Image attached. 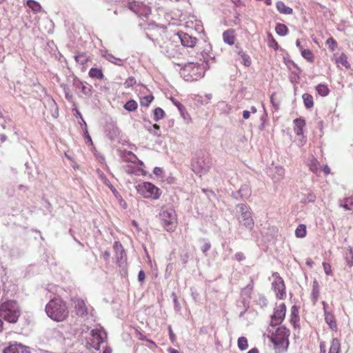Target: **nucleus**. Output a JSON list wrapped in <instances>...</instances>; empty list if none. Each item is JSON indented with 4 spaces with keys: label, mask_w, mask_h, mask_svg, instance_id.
I'll list each match as a JSON object with an SVG mask.
<instances>
[{
    "label": "nucleus",
    "mask_w": 353,
    "mask_h": 353,
    "mask_svg": "<svg viewBox=\"0 0 353 353\" xmlns=\"http://www.w3.org/2000/svg\"><path fill=\"white\" fill-rule=\"evenodd\" d=\"M161 224L168 232L175 230L177 225L176 214L171 208H163L159 214Z\"/></svg>",
    "instance_id": "6"
},
{
    "label": "nucleus",
    "mask_w": 353,
    "mask_h": 353,
    "mask_svg": "<svg viewBox=\"0 0 353 353\" xmlns=\"http://www.w3.org/2000/svg\"><path fill=\"white\" fill-rule=\"evenodd\" d=\"M89 76L91 78L102 79L103 78V74L101 69L97 68H92L89 71Z\"/></svg>",
    "instance_id": "25"
},
{
    "label": "nucleus",
    "mask_w": 353,
    "mask_h": 353,
    "mask_svg": "<svg viewBox=\"0 0 353 353\" xmlns=\"http://www.w3.org/2000/svg\"><path fill=\"white\" fill-rule=\"evenodd\" d=\"M302 57L310 62L314 61V57L312 51L308 49H301Z\"/></svg>",
    "instance_id": "35"
},
{
    "label": "nucleus",
    "mask_w": 353,
    "mask_h": 353,
    "mask_svg": "<svg viewBox=\"0 0 353 353\" xmlns=\"http://www.w3.org/2000/svg\"><path fill=\"white\" fill-rule=\"evenodd\" d=\"M147 30V38L152 40L155 45H158V42H162V40H159L158 37L165 32V28L163 26H159L154 23H149Z\"/></svg>",
    "instance_id": "10"
},
{
    "label": "nucleus",
    "mask_w": 353,
    "mask_h": 353,
    "mask_svg": "<svg viewBox=\"0 0 353 353\" xmlns=\"http://www.w3.org/2000/svg\"><path fill=\"white\" fill-rule=\"evenodd\" d=\"M237 345L238 347L241 351L247 350L248 347V343L247 339L244 336L239 337L238 339Z\"/></svg>",
    "instance_id": "32"
},
{
    "label": "nucleus",
    "mask_w": 353,
    "mask_h": 353,
    "mask_svg": "<svg viewBox=\"0 0 353 353\" xmlns=\"http://www.w3.org/2000/svg\"><path fill=\"white\" fill-rule=\"evenodd\" d=\"M210 168L209 161L201 156H196L192 159L191 169L200 176L207 173Z\"/></svg>",
    "instance_id": "9"
},
{
    "label": "nucleus",
    "mask_w": 353,
    "mask_h": 353,
    "mask_svg": "<svg viewBox=\"0 0 353 353\" xmlns=\"http://www.w3.org/2000/svg\"><path fill=\"white\" fill-rule=\"evenodd\" d=\"M143 3L142 2H139L137 1H133L132 2H129L128 8L130 10L133 11L135 14L137 13V9L139 8Z\"/></svg>",
    "instance_id": "42"
},
{
    "label": "nucleus",
    "mask_w": 353,
    "mask_h": 353,
    "mask_svg": "<svg viewBox=\"0 0 353 353\" xmlns=\"http://www.w3.org/2000/svg\"><path fill=\"white\" fill-rule=\"evenodd\" d=\"M84 135H85V139L88 140V141L90 142V143H92V139H91L90 136L89 135L88 132L86 128L84 130Z\"/></svg>",
    "instance_id": "62"
},
{
    "label": "nucleus",
    "mask_w": 353,
    "mask_h": 353,
    "mask_svg": "<svg viewBox=\"0 0 353 353\" xmlns=\"http://www.w3.org/2000/svg\"><path fill=\"white\" fill-rule=\"evenodd\" d=\"M145 272L143 270H140L138 274V280L139 282L143 283L145 280Z\"/></svg>",
    "instance_id": "56"
},
{
    "label": "nucleus",
    "mask_w": 353,
    "mask_h": 353,
    "mask_svg": "<svg viewBox=\"0 0 353 353\" xmlns=\"http://www.w3.org/2000/svg\"><path fill=\"white\" fill-rule=\"evenodd\" d=\"M340 342L337 339H333L328 353H339Z\"/></svg>",
    "instance_id": "28"
},
{
    "label": "nucleus",
    "mask_w": 353,
    "mask_h": 353,
    "mask_svg": "<svg viewBox=\"0 0 353 353\" xmlns=\"http://www.w3.org/2000/svg\"><path fill=\"white\" fill-rule=\"evenodd\" d=\"M294 123L295 125L294 131L297 135H301L303 134V128L305 125V121L303 119L297 118L294 120Z\"/></svg>",
    "instance_id": "22"
},
{
    "label": "nucleus",
    "mask_w": 353,
    "mask_h": 353,
    "mask_svg": "<svg viewBox=\"0 0 353 353\" xmlns=\"http://www.w3.org/2000/svg\"><path fill=\"white\" fill-rule=\"evenodd\" d=\"M154 97L152 95L145 96L141 99V105L148 107L153 101Z\"/></svg>",
    "instance_id": "41"
},
{
    "label": "nucleus",
    "mask_w": 353,
    "mask_h": 353,
    "mask_svg": "<svg viewBox=\"0 0 353 353\" xmlns=\"http://www.w3.org/2000/svg\"><path fill=\"white\" fill-rule=\"evenodd\" d=\"M239 193L240 194L241 197L245 198V199L249 197V196L251 194L248 186L246 185L241 186V188L239 190Z\"/></svg>",
    "instance_id": "40"
},
{
    "label": "nucleus",
    "mask_w": 353,
    "mask_h": 353,
    "mask_svg": "<svg viewBox=\"0 0 353 353\" xmlns=\"http://www.w3.org/2000/svg\"><path fill=\"white\" fill-rule=\"evenodd\" d=\"M338 61L341 63L343 65H344L346 68H349L350 67V65L347 61V58L345 56H341Z\"/></svg>",
    "instance_id": "50"
},
{
    "label": "nucleus",
    "mask_w": 353,
    "mask_h": 353,
    "mask_svg": "<svg viewBox=\"0 0 353 353\" xmlns=\"http://www.w3.org/2000/svg\"><path fill=\"white\" fill-rule=\"evenodd\" d=\"M295 235L298 238H303L306 235V227L303 224H300L295 230Z\"/></svg>",
    "instance_id": "31"
},
{
    "label": "nucleus",
    "mask_w": 353,
    "mask_h": 353,
    "mask_svg": "<svg viewBox=\"0 0 353 353\" xmlns=\"http://www.w3.org/2000/svg\"><path fill=\"white\" fill-rule=\"evenodd\" d=\"M176 36L177 37L178 39L180 40L181 46L183 48L186 47L193 48L198 41L196 37H193L189 35L188 33L183 32H178Z\"/></svg>",
    "instance_id": "14"
},
{
    "label": "nucleus",
    "mask_w": 353,
    "mask_h": 353,
    "mask_svg": "<svg viewBox=\"0 0 353 353\" xmlns=\"http://www.w3.org/2000/svg\"><path fill=\"white\" fill-rule=\"evenodd\" d=\"M125 158L126 159V160H128L129 161L132 163H134L137 159V157L132 152H128Z\"/></svg>",
    "instance_id": "51"
},
{
    "label": "nucleus",
    "mask_w": 353,
    "mask_h": 353,
    "mask_svg": "<svg viewBox=\"0 0 353 353\" xmlns=\"http://www.w3.org/2000/svg\"><path fill=\"white\" fill-rule=\"evenodd\" d=\"M323 266L325 273L327 275H330L332 274L331 265L327 263L323 262Z\"/></svg>",
    "instance_id": "52"
},
{
    "label": "nucleus",
    "mask_w": 353,
    "mask_h": 353,
    "mask_svg": "<svg viewBox=\"0 0 353 353\" xmlns=\"http://www.w3.org/2000/svg\"><path fill=\"white\" fill-rule=\"evenodd\" d=\"M235 52L238 54L239 56H242L243 54L245 52L241 48H240L238 45L235 46Z\"/></svg>",
    "instance_id": "59"
},
{
    "label": "nucleus",
    "mask_w": 353,
    "mask_h": 353,
    "mask_svg": "<svg viewBox=\"0 0 353 353\" xmlns=\"http://www.w3.org/2000/svg\"><path fill=\"white\" fill-rule=\"evenodd\" d=\"M286 313V306L281 303L274 308L273 314L271 316L270 324L272 326L280 325L283 321Z\"/></svg>",
    "instance_id": "12"
},
{
    "label": "nucleus",
    "mask_w": 353,
    "mask_h": 353,
    "mask_svg": "<svg viewBox=\"0 0 353 353\" xmlns=\"http://www.w3.org/2000/svg\"><path fill=\"white\" fill-rule=\"evenodd\" d=\"M343 201L347 202L350 205H353V196L344 198Z\"/></svg>",
    "instance_id": "60"
},
{
    "label": "nucleus",
    "mask_w": 353,
    "mask_h": 353,
    "mask_svg": "<svg viewBox=\"0 0 353 353\" xmlns=\"http://www.w3.org/2000/svg\"><path fill=\"white\" fill-rule=\"evenodd\" d=\"M73 85L77 88L81 89L83 94L87 96L91 95L92 91V86L91 85L82 82L77 77L73 79Z\"/></svg>",
    "instance_id": "17"
},
{
    "label": "nucleus",
    "mask_w": 353,
    "mask_h": 353,
    "mask_svg": "<svg viewBox=\"0 0 353 353\" xmlns=\"http://www.w3.org/2000/svg\"><path fill=\"white\" fill-rule=\"evenodd\" d=\"M304 105L306 108H311L314 105L313 97L311 94L305 93L302 96Z\"/></svg>",
    "instance_id": "27"
},
{
    "label": "nucleus",
    "mask_w": 353,
    "mask_h": 353,
    "mask_svg": "<svg viewBox=\"0 0 353 353\" xmlns=\"http://www.w3.org/2000/svg\"><path fill=\"white\" fill-rule=\"evenodd\" d=\"M161 52L170 59L179 60L185 58V54L189 52L181 46L177 44V41L172 39H162V42H158Z\"/></svg>",
    "instance_id": "2"
},
{
    "label": "nucleus",
    "mask_w": 353,
    "mask_h": 353,
    "mask_svg": "<svg viewBox=\"0 0 353 353\" xmlns=\"http://www.w3.org/2000/svg\"><path fill=\"white\" fill-rule=\"evenodd\" d=\"M137 108V103L133 99L129 100L124 105V108L129 112L134 111Z\"/></svg>",
    "instance_id": "34"
},
{
    "label": "nucleus",
    "mask_w": 353,
    "mask_h": 353,
    "mask_svg": "<svg viewBox=\"0 0 353 353\" xmlns=\"http://www.w3.org/2000/svg\"><path fill=\"white\" fill-rule=\"evenodd\" d=\"M277 10L284 14H291L293 12L292 9L285 5L283 1H278L276 4Z\"/></svg>",
    "instance_id": "23"
},
{
    "label": "nucleus",
    "mask_w": 353,
    "mask_h": 353,
    "mask_svg": "<svg viewBox=\"0 0 353 353\" xmlns=\"http://www.w3.org/2000/svg\"><path fill=\"white\" fill-rule=\"evenodd\" d=\"M75 312L79 316H84L88 314V307L84 300L77 299L74 301Z\"/></svg>",
    "instance_id": "15"
},
{
    "label": "nucleus",
    "mask_w": 353,
    "mask_h": 353,
    "mask_svg": "<svg viewBox=\"0 0 353 353\" xmlns=\"http://www.w3.org/2000/svg\"><path fill=\"white\" fill-rule=\"evenodd\" d=\"M154 173L156 174V175H159L162 173V169L161 168H159V167H156L154 169Z\"/></svg>",
    "instance_id": "64"
},
{
    "label": "nucleus",
    "mask_w": 353,
    "mask_h": 353,
    "mask_svg": "<svg viewBox=\"0 0 353 353\" xmlns=\"http://www.w3.org/2000/svg\"><path fill=\"white\" fill-rule=\"evenodd\" d=\"M307 165L312 172L317 174L320 172V164L317 159L314 157L311 156L307 161Z\"/></svg>",
    "instance_id": "18"
},
{
    "label": "nucleus",
    "mask_w": 353,
    "mask_h": 353,
    "mask_svg": "<svg viewBox=\"0 0 353 353\" xmlns=\"http://www.w3.org/2000/svg\"><path fill=\"white\" fill-rule=\"evenodd\" d=\"M154 131L152 132L151 130H149V131L152 133L154 135L159 137L161 135L160 133V127L157 124L153 125Z\"/></svg>",
    "instance_id": "53"
},
{
    "label": "nucleus",
    "mask_w": 353,
    "mask_h": 353,
    "mask_svg": "<svg viewBox=\"0 0 353 353\" xmlns=\"http://www.w3.org/2000/svg\"><path fill=\"white\" fill-rule=\"evenodd\" d=\"M103 334V331L100 329L92 330L90 332L91 339L88 341V345L96 350H99L101 344L104 342Z\"/></svg>",
    "instance_id": "11"
},
{
    "label": "nucleus",
    "mask_w": 353,
    "mask_h": 353,
    "mask_svg": "<svg viewBox=\"0 0 353 353\" xmlns=\"http://www.w3.org/2000/svg\"><path fill=\"white\" fill-rule=\"evenodd\" d=\"M211 244L210 242H206L204 243V245L201 247V251L206 254V252L210 249Z\"/></svg>",
    "instance_id": "55"
},
{
    "label": "nucleus",
    "mask_w": 353,
    "mask_h": 353,
    "mask_svg": "<svg viewBox=\"0 0 353 353\" xmlns=\"http://www.w3.org/2000/svg\"><path fill=\"white\" fill-rule=\"evenodd\" d=\"M65 97L68 101H71L72 99V95L70 93L68 88H64Z\"/></svg>",
    "instance_id": "58"
},
{
    "label": "nucleus",
    "mask_w": 353,
    "mask_h": 353,
    "mask_svg": "<svg viewBox=\"0 0 353 353\" xmlns=\"http://www.w3.org/2000/svg\"><path fill=\"white\" fill-rule=\"evenodd\" d=\"M275 174L273 175L272 178L276 180H280L285 174V170L282 167H275Z\"/></svg>",
    "instance_id": "36"
},
{
    "label": "nucleus",
    "mask_w": 353,
    "mask_h": 353,
    "mask_svg": "<svg viewBox=\"0 0 353 353\" xmlns=\"http://www.w3.org/2000/svg\"><path fill=\"white\" fill-rule=\"evenodd\" d=\"M250 117V111L249 110H244L243 112V117L245 119H248Z\"/></svg>",
    "instance_id": "63"
},
{
    "label": "nucleus",
    "mask_w": 353,
    "mask_h": 353,
    "mask_svg": "<svg viewBox=\"0 0 353 353\" xmlns=\"http://www.w3.org/2000/svg\"><path fill=\"white\" fill-rule=\"evenodd\" d=\"M194 57L196 60L201 61L202 63L190 61L184 65L181 73L184 75L186 81H196L202 78L209 68L208 62L210 55L207 52H196Z\"/></svg>",
    "instance_id": "1"
},
{
    "label": "nucleus",
    "mask_w": 353,
    "mask_h": 353,
    "mask_svg": "<svg viewBox=\"0 0 353 353\" xmlns=\"http://www.w3.org/2000/svg\"><path fill=\"white\" fill-rule=\"evenodd\" d=\"M274 279L272 283V288L276 296L279 299H283L285 296V287L283 279L277 273L274 274Z\"/></svg>",
    "instance_id": "13"
},
{
    "label": "nucleus",
    "mask_w": 353,
    "mask_h": 353,
    "mask_svg": "<svg viewBox=\"0 0 353 353\" xmlns=\"http://www.w3.org/2000/svg\"><path fill=\"white\" fill-rule=\"evenodd\" d=\"M345 259L349 266H353V250L352 248L348 249L345 252Z\"/></svg>",
    "instance_id": "39"
},
{
    "label": "nucleus",
    "mask_w": 353,
    "mask_h": 353,
    "mask_svg": "<svg viewBox=\"0 0 353 353\" xmlns=\"http://www.w3.org/2000/svg\"><path fill=\"white\" fill-rule=\"evenodd\" d=\"M234 258L239 262L245 259L244 254L241 252H236L234 254Z\"/></svg>",
    "instance_id": "54"
},
{
    "label": "nucleus",
    "mask_w": 353,
    "mask_h": 353,
    "mask_svg": "<svg viewBox=\"0 0 353 353\" xmlns=\"http://www.w3.org/2000/svg\"><path fill=\"white\" fill-rule=\"evenodd\" d=\"M97 174H98V176L100 178V179L102 181V182L105 185H109L110 184V181L107 179L106 176L104 174L103 172H102L101 170H97Z\"/></svg>",
    "instance_id": "44"
},
{
    "label": "nucleus",
    "mask_w": 353,
    "mask_h": 353,
    "mask_svg": "<svg viewBox=\"0 0 353 353\" xmlns=\"http://www.w3.org/2000/svg\"><path fill=\"white\" fill-rule=\"evenodd\" d=\"M46 312L50 319L56 321H61L68 315L65 303L58 298L50 301L46 306Z\"/></svg>",
    "instance_id": "3"
},
{
    "label": "nucleus",
    "mask_w": 353,
    "mask_h": 353,
    "mask_svg": "<svg viewBox=\"0 0 353 353\" xmlns=\"http://www.w3.org/2000/svg\"><path fill=\"white\" fill-rule=\"evenodd\" d=\"M27 6L34 12H39L41 10V5L34 1V0H28L27 1Z\"/></svg>",
    "instance_id": "29"
},
{
    "label": "nucleus",
    "mask_w": 353,
    "mask_h": 353,
    "mask_svg": "<svg viewBox=\"0 0 353 353\" xmlns=\"http://www.w3.org/2000/svg\"><path fill=\"white\" fill-rule=\"evenodd\" d=\"M236 213L239 214V223L249 230H252L254 226V220L250 208L245 204L240 203L236 205Z\"/></svg>",
    "instance_id": "7"
},
{
    "label": "nucleus",
    "mask_w": 353,
    "mask_h": 353,
    "mask_svg": "<svg viewBox=\"0 0 353 353\" xmlns=\"http://www.w3.org/2000/svg\"><path fill=\"white\" fill-rule=\"evenodd\" d=\"M288 336L289 330L285 327H279L271 334L270 340L276 349L286 350L289 345Z\"/></svg>",
    "instance_id": "5"
},
{
    "label": "nucleus",
    "mask_w": 353,
    "mask_h": 353,
    "mask_svg": "<svg viewBox=\"0 0 353 353\" xmlns=\"http://www.w3.org/2000/svg\"><path fill=\"white\" fill-rule=\"evenodd\" d=\"M103 57L108 60L110 62L113 63L115 65H123V61L119 58H116L114 55H112L111 53L108 52V51L103 52L102 54Z\"/></svg>",
    "instance_id": "19"
},
{
    "label": "nucleus",
    "mask_w": 353,
    "mask_h": 353,
    "mask_svg": "<svg viewBox=\"0 0 353 353\" xmlns=\"http://www.w3.org/2000/svg\"><path fill=\"white\" fill-rule=\"evenodd\" d=\"M140 6L141 7L139 9H137L136 14L139 17H147L151 13V8L144 3Z\"/></svg>",
    "instance_id": "24"
},
{
    "label": "nucleus",
    "mask_w": 353,
    "mask_h": 353,
    "mask_svg": "<svg viewBox=\"0 0 353 353\" xmlns=\"http://www.w3.org/2000/svg\"><path fill=\"white\" fill-rule=\"evenodd\" d=\"M136 82L137 81L135 78H134L133 77H130L125 80L124 85L125 88H130L134 85L136 83Z\"/></svg>",
    "instance_id": "47"
},
{
    "label": "nucleus",
    "mask_w": 353,
    "mask_h": 353,
    "mask_svg": "<svg viewBox=\"0 0 353 353\" xmlns=\"http://www.w3.org/2000/svg\"><path fill=\"white\" fill-rule=\"evenodd\" d=\"M20 314L19 307L14 301H8L0 306V317L9 323H16Z\"/></svg>",
    "instance_id": "4"
},
{
    "label": "nucleus",
    "mask_w": 353,
    "mask_h": 353,
    "mask_svg": "<svg viewBox=\"0 0 353 353\" xmlns=\"http://www.w3.org/2000/svg\"><path fill=\"white\" fill-rule=\"evenodd\" d=\"M324 315L325 321L328 324L329 327L332 330L336 329V323L334 320V315L332 313L327 312V310H325V313H324Z\"/></svg>",
    "instance_id": "21"
},
{
    "label": "nucleus",
    "mask_w": 353,
    "mask_h": 353,
    "mask_svg": "<svg viewBox=\"0 0 353 353\" xmlns=\"http://www.w3.org/2000/svg\"><path fill=\"white\" fill-rule=\"evenodd\" d=\"M326 44L327 45L328 48L332 50H334L337 45L336 41L332 37H330L329 39H327V40L326 41Z\"/></svg>",
    "instance_id": "45"
},
{
    "label": "nucleus",
    "mask_w": 353,
    "mask_h": 353,
    "mask_svg": "<svg viewBox=\"0 0 353 353\" xmlns=\"http://www.w3.org/2000/svg\"><path fill=\"white\" fill-rule=\"evenodd\" d=\"M339 205L342 208H343L344 209L347 210H350V204L347 202H344L343 200H340V204Z\"/></svg>",
    "instance_id": "57"
},
{
    "label": "nucleus",
    "mask_w": 353,
    "mask_h": 353,
    "mask_svg": "<svg viewBox=\"0 0 353 353\" xmlns=\"http://www.w3.org/2000/svg\"><path fill=\"white\" fill-rule=\"evenodd\" d=\"M234 32L233 30H228L223 33V39L225 43L230 46L234 43Z\"/></svg>",
    "instance_id": "20"
},
{
    "label": "nucleus",
    "mask_w": 353,
    "mask_h": 353,
    "mask_svg": "<svg viewBox=\"0 0 353 353\" xmlns=\"http://www.w3.org/2000/svg\"><path fill=\"white\" fill-rule=\"evenodd\" d=\"M3 353H30V352L28 347L20 343H14L4 348Z\"/></svg>",
    "instance_id": "16"
},
{
    "label": "nucleus",
    "mask_w": 353,
    "mask_h": 353,
    "mask_svg": "<svg viewBox=\"0 0 353 353\" xmlns=\"http://www.w3.org/2000/svg\"><path fill=\"white\" fill-rule=\"evenodd\" d=\"M316 201V196L314 193H308L307 194L304 195V196L301 199V202L303 203H314Z\"/></svg>",
    "instance_id": "37"
},
{
    "label": "nucleus",
    "mask_w": 353,
    "mask_h": 353,
    "mask_svg": "<svg viewBox=\"0 0 353 353\" xmlns=\"http://www.w3.org/2000/svg\"><path fill=\"white\" fill-rule=\"evenodd\" d=\"M318 94L321 97H325L329 94V89L325 84H319L316 87Z\"/></svg>",
    "instance_id": "30"
},
{
    "label": "nucleus",
    "mask_w": 353,
    "mask_h": 353,
    "mask_svg": "<svg viewBox=\"0 0 353 353\" xmlns=\"http://www.w3.org/2000/svg\"><path fill=\"white\" fill-rule=\"evenodd\" d=\"M241 57L243 60L242 62L244 64V65L250 66L251 65V59L248 54H247L246 53L243 54L242 56H241Z\"/></svg>",
    "instance_id": "48"
},
{
    "label": "nucleus",
    "mask_w": 353,
    "mask_h": 353,
    "mask_svg": "<svg viewBox=\"0 0 353 353\" xmlns=\"http://www.w3.org/2000/svg\"><path fill=\"white\" fill-rule=\"evenodd\" d=\"M299 310L296 306L294 305L291 308V321L299 319Z\"/></svg>",
    "instance_id": "46"
},
{
    "label": "nucleus",
    "mask_w": 353,
    "mask_h": 353,
    "mask_svg": "<svg viewBox=\"0 0 353 353\" xmlns=\"http://www.w3.org/2000/svg\"><path fill=\"white\" fill-rule=\"evenodd\" d=\"M74 59L77 63L83 65L87 62L88 57L86 56L85 54L82 53V54L75 55Z\"/></svg>",
    "instance_id": "43"
},
{
    "label": "nucleus",
    "mask_w": 353,
    "mask_h": 353,
    "mask_svg": "<svg viewBox=\"0 0 353 353\" xmlns=\"http://www.w3.org/2000/svg\"><path fill=\"white\" fill-rule=\"evenodd\" d=\"M319 296V285L318 281L315 279L313 281L312 284V301L315 303Z\"/></svg>",
    "instance_id": "26"
},
{
    "label": "nucleus",
    "mask_w": 353,
    "mask_h": 353,
    "mask_svg": "<svg viewBox=\"0 0 353 353\" xmlns=\"http://www.w3.org/2000/svg\"><path fill=\"white\" fill-rule=\"evenodd\" d=\"M172 103L177 107L178 110H179V112H181V114H183V110H184V106L180 103L178 101H176V99L172 98L171 99Z\"/></svg>",
    "instance_id": "49"
},
{
    "label": "nucleus",
    "mask_w": 353,
    "mask_h": 353,
    "mask_svg": "<svg viewBox=\"0 0 353 353\" xmlns=\"http://www.w3.org/2000/svg\"><path fill=\"white\" fill-rule=\"evenodd\" d=\"M165 116L164 110L161 108H157L154 110V120L158 121L163 119Z\"/></svg>",
    "instance_id": "38"
},
{
    "label": "nucleus",
    "mask_w": 353,
    "mask_h": 353,
    "mask_svg": "<svg viewBox=\"0 0 353 353\" xmlns=\"http://www.w3.org/2000/svg\"><path fill=\"white\" fill-rule=\"evenodd\" d=\"M259 301V303L261 304L263 306H265L267 305L268 301H267V299L264 296H260Z\"/></svg>",
    "instance_id": "61"
},
{
    "label": "nucleus",
    "mask_w": 353,
    "mask_h": 353,
    "mask_svg": "<svg viewBox=\"0 0 353 353\" xmlns=\"http://www.w3.org/2000/svg\"><path fill=\"white\" fill-rule=\"evenodd\" d=\"M275 30L280 36H285L287 34L288 29L285 24L278 23L276 26Z\"/></svg>",
    "instance_id": "33"
},
{
    "label": "nucleus",
    "mask_w": 353,
    "mask_h": 353,
    "mask_svg": "<svg viewBox=\"0 0 353 353\" xmlns=\"http://www.w3.org/2000/svg\"><path fill=\"white\" fill-rule=\"evenodd\" d=\"M137 192L144 198L158 199L161 194L159 188L150 182H143L137 186Z\"/></svg>",
    "instance_id": "8"
}]
</instances>
